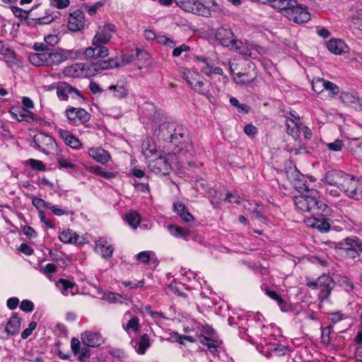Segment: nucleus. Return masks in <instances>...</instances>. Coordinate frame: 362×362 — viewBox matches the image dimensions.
Listing matches in <instances>:
<instances>
[{
  "label": "nucleus",
  "mask_w": 362,
  "mask_h": 362,
  "mask_svg": "<svg viewBox=\"0 0 362 362\" xmlns=\"http://www.w3.org/2000/svg\"><path fill=\"white\" fill-rule=\"evenodd\" d=\"M287 177L298 192H303L293 197V202L300 211L310 215L305 218V223L321 233H327L331 227L327 216L331 215L332 209L320 199L319 192L316 189H309L303 175L296 168L287 172Z\"/></svg>",
  "instance_id": "obj_1"
},
{
  "label": "nucleus",
  "mask_w": 362,
  "mask_h": 362,
  "mask_svg": "<svg viewBox=\"0 0 362 362\" xmlns=\"http://www.w3.org/2000/svg\"><path fill=\"white\" fill-rule=\"evenodd\" d=\"M145 109L153 112V117L158 119V122H155L153 131V136L158 142H163V148L191 153L192 143L189 139L188 131L184 126L166 122L164 118L160 117L159 113L156 112L155 107L152 104H146Z\"/></svg>",
  "instance_id": "obj_2"
},
{
  "label": "nucleus",
  "mask_w": 362,
  "mask_h": 362,
  "mask_svg": "<svg viewBox=\"0 0 362 362\" xmlns=\"http://www.w3.org/2000/svg\"><path fill=\"white\" fill-rule=\"evenodd\" d=\"M116 65L113 60H98L96 62L76 63L65 67L63 74L68 77L90 78L100 74L104 70L112 69Z\"/></svg>",
  "instance_id": "obj_3"
},
{
  "label": "nucleus",
  "mask_w": 362,
  "mask_h": 362,
  "mask_svg": "<svg viewBox=\"0 0 362 362\" xmlns=\"http://www.w3.org/2000/svg\"><path fill=\"white\" fill-rule=\"evenodd\" d=\"M180 151L175 149L163 148L162 152L148 161V168L153 173L160 175H168L172 170V162L175 155Z\"/></svg>",
  "instance_id": "obj_4"
},
{
  "label": "nucleus",
  "mask_w": 362,
  "mask_h": 362,
  "mask_svg": "<svg viewBox=\"0 0 362 362\" xmlns=\"http://www.w3.org/2000/svg\"><path fill=\"white\" fill-rule=\"evenodd\" d=\"M191 13L204 17H218L223 13V8L215 0H193Z\"/></svg>",
  "instance_id": "obj_5"
},
{
  "label": "nucleus",
  "mask_w": 362,
  "mask_h": 362,
  "mask_svg": "<svg viewBox=\"0 0 362 362\" xmlns=\"http://www.w3.org/2000/svg\"><path fill=\"white\" fill-rule=\"evenodd\" d=\"M349 198L362 199V182L357 177L346 173L340 189Z\"/></svg>",
  "instance_id": "obj_6"
},
{
  "label": "nucleus",
  "mask_w": 362,
  "mask_h": 362,
  "mask_svg": "<svg viewBox=\"0 0 362 362\" xmlns=\"http://www.w3.org/2000/svg\"><path fill=\"white\" fill-rule=\"evenodd\" d=\"M334 282L332 278L326 274H323L315 281H310L307 286L311 289H319L318 299L323 302L329 298L333 288Z\"/></svg>",
  "instance_id": "obj_7"
},
{
  "label": "nucleus",
  "mask_w": 362,
  "mask_h": 362,
  "mask_svg": "<svg viewBox=\"0 0 362 362\" xmlns=\"http://www.w3.org/2000/svg\"><path fill=\"white\" fill-rule=\"evenodd\" d=\"M291 3L293 4H289L284 13L288 20L297 23H305L310 20V14L306 6L298 4L295 0H292Z\"/></svg>",
  "instance_id": "obj_8"
},
{
  "label": "nucleus",
  "mask_w": 362,
  "mask_h": 362,
  "mask_svg": "<svg viewBox=\"0 0 362 362\" xmlns=\"http://www.w3.org/2000/svg\"><path fill=\"white\" fill-rule=\"evenodd\" d=\"M80 50L60 49L55 52H47V66H57L68 59L81 58Z\"/></svg>",
  "instance_id": "obj_9"
},
{
  "label": "nucleus",
  "mask_w": 362,
  "mask_h": 362,
  "mask_svg": "<svg viewBox=\"0 0 362 362\" xmlns=\"http://www.w3.org/2000/svg\"><path fill=\"white\" fill-rule=\"evenodd\" d=\"M288 347L277 342L276 338L272 336L269 339L264 337V343H262V349L259 350L262 354L268 357L269 356H281L286 354Z\"/></svg>",
  "instance_id": "obj_10"
},
{
  "label": "nucleus",
  "mask_w": 362,
  "mask_h": 362,
  "mask_svg": "<svg viewBox=\"0 0 362 362\" xmlns=\"http://www.w3.org/2000/svg\"><path fill=\"white\" fill-rule=\"evenodd\" d=\"M121 323L122 329L129 336L132 333H138L141 328L139 318L134 312L131 310L124 313Z\"/></svg>",
  "instance_id": "obj_11"
},
{
  "label": "nucleus",
  "mask_w": 362,
  "mask_h": 362,
  "mask_svg": "<svg viewBox=\"0 0 362 362\" xmlns=\"http://www.w3.org/2000/svg\"><path fill=\"white\" fill-rule=\"evenodd\" d=\"M31 146L40 151L47 153L49 150L55 148L57 144L52 136L44 133H40L34 136Z\"/></svg>",
  "instance_id": "obj_12"
},
{
  "label": "nucleus",
  "mask_w": 362,
  "mask_h": 362,
  "mask_svg": "<svg viewBox=\"0 0 362 362\" xmlns=\"http://www.w3.org/2000/svg\"><path fill=\"white\" fill-rule=\"evenodd\" d=\"M228 48L239 53L240 54L248 56L252 58H255L257 57L256 53L260 54L263 50V48L259 45H247L242 41L237 40L235 38Z\"/></svg>",
  "instance_id": "obj_13"
},
{
  "label": "nucleus",
  "mask_w": 362,
  "mask_h": 362,
  "mask_svg": "<svg viewBox=\"0 0 362 362\" xmlns=\"http://www.w3.org/2000/svg\"><path fill=\"white\" fill-rule=\"evenodd\" d=\"M20 317L14 315L11 316L6 325H0V338L7 339L10 335L16 334L20 328Z\"/></svg>",
  "instance_id": "obj_14"
},
{
  "label": "nucleus",
  "mask_w": 362,
  "mask_h": 362,
  "mask_svg": "<svg viewBox=\"0 0 362 362\" xmlns=\"http://www.w3.org/2000/svg\"><path fill=\"white\" fill-rule=\"evenodd\" d=\"M116 32V27L112 23H105L100 26L93 40L95 44H107L112 38L113 34Z\"/></svg>",
  "instance_id": "obj_15"
},
{
  "label": "nucleus",
  "mask_w": 362,
  "mask_h": 362,
  "mask_svg": "<svg viewBox=\"0 0 362 362\" xmlns=\"http://www.w3.org/2000/svg\"><path fill=\"white\" fill-rule=\"evenodd\" d=\"M85 14L80 10L71 13L67 18V28L72 32L82 30L85 26Z\"/></svg>",
  "instance_id": "obj_16"
},
{
  "label": "nucleus",
  "mask_w": 362,
  "mask_h": 362,
  "mask_svg": "<svg viewBox=\"0 0 362 362\" xmlns=\"http://www.w3.org/2000/svg\"><path fill=\"white\" fill-rule=\"evenodd\" d=\"M104 43L95 44L94 40H92V47L86 49L84 51L79 49L82 56L88 58L105 57L108 55V49L105 46Z\"/></svg>",
  "instance_id": "obj_17"
},
{
  "label": "nucleus",
  "mask_w": 362,
  "mask_h": 362,
  "mask_svg": "<svg viewBox=\"0 0 362 362\" xmlns=\"http://www.w3.org/2000/svg\"><path fill=\"white\" fill-rule=\"evenodd\" d=\"M114 247L106 238H100L95 243V251L103 259H109L112 256Z\"/></svg>",
  "instance_id": "obj_18"
},
{
  "label": "nucleus",
  "mask_w": 362,
  "mask_h": 362,
  "mask_svg": "<svg viewBox=\"0 0 362 362\" xmlns=\"http://www.w3.org/2000/svg\"><path fill=\"white\" fill-rule=\"evenodd\" d=\"M163 146L160 144L157 148L156 143L153 140L147 137L142 141L141 144V153L146 159H149L153 156H157L162 152Z\"/></svg>",
  "instance_id": "obj_19"
},
{
  "label": "nucleus",
  "mask_w": 362,
  "mask_h": 362,
  "mask_svg": "<svg viewBox=\"0 0 362 362\" xmlns=\"http://www.w3.org/2000/svg\"><path fill=\"white\" fill-rule=\"evenodd\" d=\"M81 341L88 347H98L104 342V339L99 332L88 330L81 334Z\"/></svg>",
  "instance_id": "obj_20"
},
{
  "label": "nucleus",
  "mask_w": 362,
  "mask_h": 362,
  "mask_svg": "<svg viewBox=\"0 0 362 362\" xmlns=\"http://www.w3.org/2000/svg\"><path fill=\"white\" fill-rule=\"evenodd\" d=\"M0 54L3 55L8 67L13 68L19 66V60L14 50L9 47H6L3 41L0 42Z\"/></svg>",
  "instance_id": "obj_21"
},
{
  "label": "nucleus",
  "mask_w": 362,
  "mask_h": 362,
  "mask_svg": "<svg viewBox=\"0 0 362 362\" xmlns=\"http://www.w3.org/2000/svg\"><path fill=\"white\" fill-rule=\"evenodd\" d=\"M57 97L61 100H67L69 95L74 98L80 95V91L65 82H60L57 88Z\"/></svg>",
  "instance_id": "obj_22"
},
{
  "label": "nucleus",
  "mask_w": 362,
  "mask_h": 362,
  "mask_svg": "<svg viewBox=\"0 0 362 362\" xmlns=\"http://www.w3.org/2000/svg\"><path fill=\"white\" fill-rule=\"evenodd\" d=\"M345 175L346 173L341 170H330L326 173L323 180L332 186H337V188L340 189L344 182Z\"/></svg>",
  "instance_id": "obj_23"
},
{
  "label": "nucleus",
  "mask_w": 362,
  "mask_h": 362,
  "mask_svg": "<svg viewBox=\"0 0 362 362\" xmlns=\"http://www.w3.org/2000/svg\"><path fill=\"white\" fill-rule=\"evenodd\" d=\"M339 249L362 252V242L356 236L348 237L337 243Z\"/></svg>",
  "instance_id": "obj_24"
},
{
  "label": "nucleus",
  "mask_w": 362,
  "mask_h": 362,
  "mask_svg": "<svg viewBox=\"0 0 362 362\" xmlns=\"http://www.w3.org/2000/svg\"><path fill=\"white\" fill-rule=\"evenodd\" d=\"M328 50L334 54L340 55L349 52V47L345 42L341 39L332 38L327 42Z\"/></svg>",
  "instance_id": "obj_25"
},
{
  "label": "nucleus",
  "mask_w": 362,
  "mask_h": 362,
  "mask_svg": "<svg viewBox=\"0 0 362 362\" xmlns=\"http://www.w3.org/2000/svg\"><path fill=\"white\" fill-rule=\"evenodd\" d=\"M57 290L64 296H74L77 292L74 283L65 279H59L55 282Z\"/></svg>",
  "instance_id": "obj_26"
},
{
  "label": "nucleus",
  "mask_w": 362,
  "mask_h": 362,
  "mask_svg": "<svg viewBox=\"0 0 362 362\" xmlns=\"http://www.w3.org/2000/svg\"><path fill=\"white\" fill-rule=\"evenodd\" d=\"M341 101L355 109L362 110V100L356 92H342L340 95Z\"/></svg>",
  "instance_id": "obj_27"
},
{
  "label": "nucleus",
  "mask_w": 362,
  "mask_h": 362,
  "mask_svg": "<svg viewBox=\"0 0 362 362\" xmlns=\"http://www.w3.org/2000/svg\"><path fill=\"white\" fill-rule=\"evenodd\" d=\"M59 239L64 243L70 244H82L83 243L84 238L79 236L76 232L72 230L67 229L59 235Z\"/></svg>",
  "instance_id": "obj_28"
},
{
  "label": "nucleus",
  "mask_w": 362,
  "mask_h": 362,
  "mask_svg": "<svg viewBox=\"0 0 362 362\" xmlns=\"http://www.w3.org/2000/svg\"><path fill=\"white\" fill-rule=\"evenodd\" d=\"M22 103L23 105V111L26 112L25 113L23 111L19 112L20 119H18L20 121H25L27 122H31L34 121L33 115L28 110L30 109L33 108L34 103L33 100L28 97H23L22 99Z\"/></svg>",
  "instance_id": "obj_29"
},
{
  "label": "nucleus",
  "mask_w": 362,
  "mask_h": 362,
  "mask_svg": "<svg viewBox=\"0 0 362 362\" xmlns=\"http://www.w3.org/2000/svg\"><path fill=\"white\" fill-rule=\"evenodd\" d=\"M88 155L95 161L101 164H105L110 159L109 152L100 147L90 148L88 151Z\"/></svg>",
  "instance_id": "obj_30"
},
{
  "label": "nucleus",
  "mask_w": 362,
  "mask_h": 362,
  "mask_svg": "<svg viewBox=\"0 0 362 362\" xmlns=\"http://www.w3.org/2000/svg\"><path fill=\"white\" fill-rule=\"evenodd\" d=\"M140 55H147V53L146 52H143L142 50L136 48L134 52H132V53H127L124 54L122 56V60L120 62H118L117 61L115 60L114 59H111L110 60H113L115 63L117 64L116 66H114V67H118L121 66H125L129 64H131L134 62L136 58H138Z\"/></svg>",
  "instance_id": "obj_31"
},
{
  "label": "nucleus",
  "mask_w": 362,
  "mask_h": 362,
  "mask_svg": "<svg viewBox=\"0 0 362 362\" xmlns=\"http://www.w3.org/2000/svg\"><path fill=\"white\" fill-rule=\"evenodd\" d=\"M216 38L223 47H228L231 45L234 35L230 30L219 28L216 33Z\"/></svg>",
  "instance_id": "obj_32"
},
{
  "label": "nucleus",
  "mask_w": 362,
  "mask_h": 362,
  "mask_svg": "<svg viewBox=\"0 0 362 362\" xmlns=\"http://www.w3.org/2000/svg\"><path fill=\"white\" fill-rule=\"evenodd\" d=\"M168 233L175 238L188 240L190 235V230L187 228L180 227L175 224H169L167 226Z\"/></svg>",
  "instance_id": "obj_33"
},
{
  "label": "nucleus",
  "mask_w": 362,
  "mask_h": 362,
  "mask_svg": "<svg viewBox=\"0 0 362 362\" xmlns=\"http://www.w3.org/2000/svg\"><path fill=\"white\" fill-rule=\"evenodd\" d=\"M59 134L65 144L74 149H79L81 147V141L66 130L59 129Z\"/></svg>",
  "instance_id": "obj_34"
},
{
  "label": "nucleus",
  "mask_w": 362,
  "mask_h": 362,
  "mask_svg": "<svg viewBox=\"0 0 362 362\" xmlns=\"http://www.w3.org/2000/svg\"><path fill=\"white\" fill-rule=\"evenodd\" d=\"M199 342L207 348V351L212 355H216L220 346L218 341L206 337L204 334L199 335Z\"/></svg>",
  "instance_id": "obj_35"
},
{
  "label": "nucleus",
  "mask_w": 362,
  "mask_h": 362,
  "mask_svg": "<svg viewBox=\"0 0 362 362\" xmlns=\"http://www.w3.org/2000/svg\"><path fill=\"white\" fill-rule=\"evenodd\" d=\"M135 351L139 355H144L146 350L151 346V342L147 334H144L141 337L133 341Z\"/></svg>",
  "instance_id": "obj_36"
},
{
  "label": "nucleus",
  "mask_w": 362,
  "mask_h": 362,
  "mask_svg": "<svg viewBox=\"0 0 362 362\" xmlns=\"http://www.w3.org/2000/svg\"><path fill=\"white\" fill-rule=\"evenodd\" d=\"M109 90H112L113 96L118 99L126 98L129 93L127 85L124 82H119L116 85L109 86Z\"/></svg>",
  "instance_id": "obj_37"
},
{
  "label": "nucleus",
  "mask_w": 362,
  "mask_h": 362,
  "mask_svg": "<svg viewBox=\"0 0 362 362\" xmlns=\"http://www.w3.org/2000/svg\"><path fill=\"white\" fill-rule=\"evenodd\" d=\"M228 70L230 74L233 75V80L237 84H247L253 81L255 79L254 77H250L249 75L245 73H234L233 64L230 63L228 64Z\"/></svg>",
  "instance_id": "obj_38"
},
{
  "label": "nucleus",
  "mask_w": 362,
  "mask_h": 362,
  "mask_svg": "<svg viewBox=\"0 0 362 362\" xmlns=\"http://www.w3.org/2000/svg\"><path fill=\"white\" fill-rule=\"evenodd\" d=\"M28 59L35 66H47V52L32 53L29 55Z\"/></svg>",
  "instance_id": "obj_39"
},
{
  "label": "nucleus",
  "mask_w": 362,
  "mask_h": 362,
  "mask_svg": "<svg viewBox=\"0 0 362 362\" xmlns=\"http://www.w3.org/2000/svg\"><path fill=\"white\" fill-rule=\"evenodd\" d=\"M272 328L269 326H265L264 325L261 327V328H258L257 329L253 330L252 332L257 336L261 337V341L257 346L258 350L262 349V343H264V337L267 339H269L270 336H272L273 338H275L274 334L272 333Z\"/></svg>",
  "instance_id": "obj_40"
},
{
  "label": "nucleus",
  "mask_w": 362,
  "mask_h": 362,
  "mask_svg": "<svg viewBox=\"0 0 362 362\" xmlns=\"http://www.w3.org/2000/svg\"><path fill=\"white\" fill-rule=\"evenodd\" d=\"M181 73L182 78L191 88L196 83L195 81L198 80V77L202 76L197 71L187 69H183Z\"/></svg>",
  "instance_id": "obj_41"
},
{
  "label": "nucleus",
  "mask_w": 362,
  "mask_h": 362,
  "mask_svg": "<svg viewBox=\"0 0 362 362\" xmlns=\"http://www.w3.org/2000/svg\"><path fill=\"white\" fill-rule=\"evenodd\" d=\"M265 293L272 299L276 301L281 311L286 312L289 310L288 303L274 291L265 289Z\"/></svg>",
  "instance_id": "obj_42"
},
{
  "label": "nucleus",
  "mask_w": 362,
  "mask_h": 362,
  "mask_svg": "<svg viewBox=\"0 0 362 362\" xmlns=\"http://www.w3.org/2000/svg\"><path fill=\"white\" fill-rule=\"evenodd\" d=\"M208 196L214 208H216L223 199V192L215 189H211L208 192Z\"/></svg>",
  "instance_id": "obj_43"
},
{
  "label": "nucleus",
  "mask_w": 362,
  "mask_h": 362,
  "mask_svg": "<svg viewBox=\"0 0 362 362\" xmlns=\"http://www.w3.org/2000/svg\"><path fill=\"white\" fill-rule=\"evenodd\" d=\"M292 0H268L266 4H269L274 8L280 10L284 13V11L289 6Z\"/></svg>",
  "instance_id": "obj_44"
},
{
  "label": "nucleus",
  "mask_w": 362,
  "mask_h": 362,
  "mask_svg": "<svg viewBox=\"0 0 362 362\" xmlns=\"http://www.w3.org/2000/svg\"><path fill=\"white\" fill-rule=\"evenodd\" d=\"M300 117L296 118V120L293 119H286V126H287V132L292 136H295L298 134V129H299V126L300 124Z\"/></svg>",
  "instance_id": "obj_45"
},
{
  "label": "nucleus",
  "mask_w": 362,
  "mask_h": 362,
  "mask_svg": "<svg viewBox=\"0 0 362 362\" xmlns=\"http://www.w3.org/2000/svg\"><path fill=\"white\" fill-rule=\"evenodd\" d=\"M248 205L252 206V204L247 201L245 202L243 204L244 208L251 212L252 218L264 222L265 221V218L262 212L259 210V206L257 204H255L252 209H251L250 207H247Z\"/></svg>",
  "instance_id": "obj_46"
},
{
  "label": "nucleus",
  "mask_w": 362,
  "mask_h": 362,
  "mask_svg": "<svg viewBox=\"0 0 362 362\" xmlns=\"http://www.w3.org/2000/svg\"><path fill=\"white\" fill-rule=\"evenodd\" d=\"M18 362H43L42 359L35 356L30 351L25 350L22 356L18 358Z\"/></svg>",
  "instance_id": "obj_47"
},
{
  "label": "nucleus",
  "mask_w": 362,
  "mask_h": 362,
  "mask_svg": "<svg viewBox=\"0 0 362 362\" xmlns=\"http://www.w3.org/2000/svg\"><path fill=\"white\" fill-rule=\"evenodd\" d=\"M156 256L154 252L151 250H146L139 252L135 255V259L140 263H148L150 259Z\"/></svg>",
  "instance_id": "obj_48"
},
{
  "label": "nucleus",
  "mask_w": 362,
  "mask_h": 362,
  "mask_svg": "<svg viewBox=\"0 0 362 362\" xmlns=\"http://www.w3.org/2000/svg\"><path fill=\"white\" fill-rule=\"evenodd\" d=\"M201 71L207 76H211L214 74L223 75V69L221 68L215 66L210 62L207 66H202Z\"/></svg>",
  "instance_id": "obj_49"
},
{
  "label": "nucleus",
  "mask_w": 362,
  "mask_h": 362,
  "mask_svg": "<svg viewBox=\"0 0 362 362\" xmlns=\"http://www.w3.org/2000/svg\"><path fill=\"white\" fill-rule=\"evenodd\" d=\"M126 221L133 229H136L141 222V218L137 212L132 211L126 215Z\"/></svg>",
  "instance_id": "obj_50"
},
{
  "label": "nucleus",
  "mask_w": 362,
  "mask_h": 362,
  "mask_svg": "<svg viewBox=\"0 0 362 362\" xmlns=\"http://www.w3.org/2000/svg\"><path fill=\"white\" fill-rule=\"evenodd\" d=\"M327 81L322 78H314L312 81L313 90L318 94L322 93L325 91Z\"/></svg>",
  "instance_id": "obj_51"
},
{
  "label": "nucleus",
  "mask_w": 362,
  "mask_h": 362,
  "mask_svg": "<svg viewBox=\"0 0 362 362\" xmlns=\"http://www.w3.org/2000/svg\"><path fill=\"white\" fill-rule=\"evenodd\" d=\"M57 163L60 169H64L68 172L76 170V165L74 164L71 160L65 158H59L57 159Z\"/></svg>",
  "instance_id": "obj_52"
},
{
  "label": "nucleus",
  "mask_w": 362,
  "mask_h": 362,
  "mask_svg": "<svg viewBox=\"0 0 362 362\" xmlns=\"http://www.w3.org/2000/svg\"><path fill=\"white\" fill-rule=\"evenodd\" d=\"M195 82L196 83L192 88L200 94L206 95L208 93V89L205 84V79L202 76L198 77V80Z\"/></svg>",
  "instance_id": "obj_53"
},
{
  "label": "nucleus",
  "mask_w": 362,
  "mask_h": 362,
  "mask_svg": "<svg viewBox=\"0 0 362 362\" xmlns=\"http://www.w3.org/2000/svg\"><path fill=\"white\" fill-rule=\"evenodd\" d=\"M48 209L51 211V212L55 216H63V215H69L73 213L68 210L67 209L62 208L59 205H50L48 206Z\"/></svg>",
  "instance_id": "obj_54"
},
{
  "label": "nucleus",
  "mask_w": 362,
  "mask_h": 362,
  "mask_svg": "<svg viewBox=\"0 0 362 362\" xmlns=\"http://www.w3.org/2000/svg\"><path fill=\"white\" fill-rule=\"evenodd\" d=\"M325 90L328 92L329 97H334L339 93L340 88L334 83L327 81L325 85Z\"/></svg>",
  "instance_id": "obj_55"
},
{
  "label": "nucleus",
  "mask_w": 362,
  "mask_h": 362,
  "mask_svg": "<svg viewBox=\"0 0 362 362\" xmlns=\"http://www.w3.org/2000/svg\"><path fill=\"white\" fill-rule=\"evenodd\" d=\"M193 0H177V5L186 12L190 13L193 11L192 2Z\"/></svg>",
  "instance_id": "obj_56"
},
{
  "label": "nucleus",
  "mask_w": 362,
  "mask_h": 362,
  "mask_svg": "<svg viewBox=\"0 0 362 362\" xmlns=\"http://www.w3.org/2000/svg\"><path fill=\"white\" fill-rule=\"evenodd\" d=\"M105 0H100L95 2L94 4L91 6H86V8L87 9L88 14L90 16L95 15L97 13L98 10L105 5Z\"/></svg>",
  "instance_id": "obj_57"
},
{
  "label": "nucleus",
  "mask_w": 362,
  "mask_h": 362,
  "mask_svg": "<svg viewBox=\"0 0 362 362\" xmlns=\"http://www.w3.org/2000/svg\"><path fill=\"white\" fill-rule=\"evenodd\" d=\"M40 272L50 279V274L57 272V266L54 264L49 263L40 269Z\"/></svg>",
  "instance_id": "obj_58"
},
{
  "label": "nucleus",
  "mask_w": 362,
  "mask_h": 362,
  "mask_svg": "<svg viewBox=\"0 0 362 362\" xmlns=\"http://www.w3.org/2000/svg\"><path fill=\"white\" fill-rule=\"evenodd\" d=\"M264 320V318L261 314H259V313L255 314V315L254 316V318H253L255 324L250 325V329L252 331H253L258 328H261V327L262 325H264V324H263Z\"/></svg>",
  "instance_id": "obj_59"
},
{
  "label": "nucleus",
  "mask_w": 362,
  "mask_h": 362,
  "mask_svg": "<svg viewBox=\"0 0 362 362\" xmlns=\"http://www.w3.org/2000/svg\"><path fill=\"white\" fill-rule=\"evenodd\" d=\"M298 134H303L304 138L308 140L310 139L313 136L311 129L308 127L303 125L302 123H300L299 126Z\"/></svg>",
  "instance_id": "obj_60"
},
{
  "label": "nucleus",
  "mask_w": 362,
  "mask_h": 362,
  "mask_svg": "<svg viewBox=\"0 0 362 362\" xmlns=\"http://www.w3.org/2000/svg\"><path fill=\"white\" fill-rule=\"evenodd\" d=\"M158 42L168 47L173 48L176 45V42L172 39L163 35L158 37Z\"/></svg>",
  "instance_id": "obj_61"
},
{
  "label": "nucleus",
  "mask_w": 362,
  "mask_h": 362,
  "mask_svg": "<svg viewBox=\"0 0 362 362\" xmlns=\"http://www.w3.org/2000/svg\"><path fill=\"white\" fill-rule=\"evenodd\" d=\"M36 327L37 323L35 321L30 322L28 327L22 332L21 338L23 339H27L30 335H31L32 332L34 329H35Z\"/></svg>",
  "instance_id": "obj_62"
},
{
  "label": "nucleus",
  "mask_w": 362,
  "mask_h": 362,
  "mask_svg": "<svg viewBox=\"0 0 362 362\" xmlns=\"http://www.w3.org/2000/svg\"><path fill=\"white\" fill-rule=\"evenodd\" d=\"M32 203L33 206L37 209L42 208L48 209V206H49V204L47 203L44 199L36 197L33 198Z\"/></svg>",
  "instance_id": "obj_63"
},
{
  "label": "nucleus",
  "mask_w": 362,
  "mask_h": 362,
  "mask_svg": "<svg viewBox=\"0 0 362 362\" xmlns=\"http://www.w3.org/2000/svg\"><path fill=\"white\" fill-rule=\"evenodd\" d=\"M343 146V141L340 139H336L332 143L327 144V147L329 150L332 151H339L341 150V148Z\"/></svg>",
  "instance_id": "obj_64"
}]
</instances>
